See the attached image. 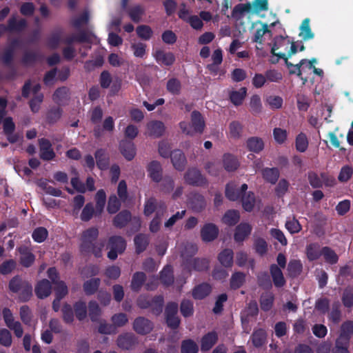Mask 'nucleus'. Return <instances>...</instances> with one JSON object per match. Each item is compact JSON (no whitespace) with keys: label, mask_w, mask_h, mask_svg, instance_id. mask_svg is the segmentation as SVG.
Wrapping results in <instances>:
<instances>
[{"label":"nucleus","mask_w":353,"mask_h":353,"mask_svg":"<svg viewBox=\"0 0 353 353\" xmlns=\"http://www.w3.org/2000/svg\"><path fill=\"white\" fill-rule=\"evenodd\" d=\"M192 126L189 127L186 122H181L180 128L182 132L188 135H192L194 132H202L204 128V121L198 112H193L191 115Z\"/></svg>","instance_id":"1"},{"label":"nucleus","mask_w":353,"mask_h":353,"mask_svg":"<svg viewBox=\"0 0 353 353\" xmlns=\"http://www.w3.org/2000/svg\"><path fill=\"white\" fill-rule=\"evenodd\" d=\"M125 247V241L121 236H111L107 244V249L109 250L108 257L111 260H115L118 254H121L124 252Z\"/></svg>","instance_id":"2"},{"label":"nucleus","mask_w":353,"mask_h":353,"mask_svg":"<svg viewBox=\"0 0 353 353\" xmlns=\"http://www.w3.org/2000/svg\"><path fill=\"white\" fill-rule=\"evenodd\" d=\"M99 235L97 228L92 227L84 230L81 234V250L85 254H88L91 251L94 241Z\"/></svg>","instance_id":"3"},{"label":"nucleus","mask_w":353,"mask_h":353,"mask_svg":"<svg viewBox=\"0 0 353 353\" xmlns=\"http://www.w3.org/2000/svg\"><path fill=\"white\" fill-rule=\"evenodd\" d=\"M219 232V228L215 224L206 223L201 229V237L204 242H211L217 238Z\"/></svg>","instance_id":"4"},{"label":"nucleus","mask_w":353,"mask_h":353,"mask_svg":"<svg viewBox=\"0 0 353 353\" xmlns=\"http://www.w3.org/2000/svg\"><path fill=\"white\" fill-rule=\"evenodd\" d=\"M184 180L190 185H201L205 183V179L200 171L194 168L187 170L184 174Z\"/></svg>","instance_id":"5"},{"label":"nucleus","mask_w":353,"mask_h":353,"mask_svg":"<svg viewBox=\"0 0 353 353\" xmlns=\"http://www.w3.org/2000/svg\"><path fill=\"white\" fill-rule=\"evenodd\" d=\"M178 305L175 303H170L165 309L166 321L168 326L176 328L179 324L177 316Z\"/></svg>","instance_id":"6"},{"label":"nucleus","mask_w":353,"mask_h":353,"mask_svg":"<svg viewBox=\"0 0 353 353\" xmlns=\"http://www.w3.org/2000/svg\"><path fill=\"white\" fill-rule=\"evenodd\" d=\"M247 189L248 185L246 184H243L239 189L235 183H230L226 187L225 195L228 199L236 201L241 196L242 193H245Z\"/></svg>","instance_id":"7"},{"label":"nucleus","mask_w":353,"mask_h":353,"mask_svg":"<svg viewBox=\"0 0 353 353\" xmlns=\"http://www.w3.org/2000/svg\"><path fill=\"white\" fill-rule=\"evenodd\" d=\"M252 226L247 222H243L238 225L235 229L234 235V240L236 242L243 241L251 233Z\"/></svg>","instance_id":"8"},{"label":"nucleus","mask_w":353,"mask_h":353,"mask_svg":"<svg viewBox=\"0 0 353 353\" xmlns=\"http://www.w3.org/2000/svg\"><path fill=\"white\" fill-rule=\"evenodd\" d=\"M353 333V321H346L342 323L339 336L336 339L338 343H349Z\"/></svg>","instance_id":"9"},{"label":"nucleus","mask_w":353,"mask_h":353,"mask_svg":"<svg viewBox=\"0 0 353 353\" xmlns=\"http://www.w3.org/2000/svg\"><path fill=\"white\" fill-rule=\"evenodd\" d=\"M40 157L46 161L52 159L55 157L50 142L46 139L39 140Z\"/></svg>","instance_id":"10"},{"label":"nucleus","mask_w":353,"mask_h":353,"mask_svg":"<svg viewBox=\"0 0 353 353\" xmlns=\"http://www.w3.org/2000/svg\"><path fill=\"white\" fill-rule=\"evenodd\" d=\"M165 212L166 206L165 203H160L159 205V208L157 210V215L150 223V231L151 232L155 233L159 230L161 218L164 216Z\"/></svg>","instance_id":"11"},{"label":"nucleus","mask_w":353,"mask_h":353,"mask_svg":"<svg viewBox=\"0 0 353 353\" xmlns=\"http://www.w3.org/2000/svg\"><path fill=\"white\" fill-rule=\"evenodd\" d=\"M165 128L160 121H152L147 123V134L153 137H159L163 134Z\"/></svg>","instance_id":"12"},{"label":"nucleus","mask_w":353,"mask_h":353,"mask_svg":"<svg viewBox=\"0 0 353 353\" xmlns=\"http://www.w3.org/2000/svg\"><path fill=\"white\" fill-rule=\"evenodd\" d=\"M133 327L134 330L141 334L149 333L152 330V323L143 317H139L134 321Z\"/></svg>","instance_id":"13"},{"label":"nucleus","mask_w":353,"mask_h":353,"mask_svg":"<svg viewBox=\"0 0 353 353\" xmlns=\"http://www.w3.org/2000/svg\"><path fill=\"white\" fill-rule=\"evenodd\" d=\"M163 300L162 296H157L154 299H153L152 301L149 299L146 296H141L139 298L137 303L139 306L141 308H146L150 305H152L153 303H156L157 305L159 307V309H157L155 311V313L157 314H159L161 312V306L163 304Z\"/></svg>","instance_id":"14"},{"label":"nucleus","mask_w":353,"mask_h":353,"mask_svg":"<svg viewBox=\"0 0 353 353\" xmlns=\"http://www.w3.org/2000/svg\"><path fill=\"white\" fill-rule=\"evenodd\" d=\"M20 254V263L24 267H30L34 263L35 256L30 250L26 246H21L18 248Z\"/></svg>","instance_id":"15"},{"label":"nucleus","mask_w":353,"mask_h":353,"mask_svg":"<svg viewBox=\"0 0 353 353\" xmlns=\"http://www.w3.org/2000/svg\"><path fill=\"white\" fill-rule=\"evenodd\" d=\"M136 343V338L134 334L131 333L121 334L117 339V345L122 349L128 350Z\"/></svg>","instance_id":"16"},{"label":"nucleus","mask_w":353,"mask_h":353,"mask_svg":"<svg viewBox=\"0 0 353 353\" xmlns=\"http://www.w3.org/2000/svg\"><path fill=\"white\" fill-rule=\"evenodd\" d=\"M218 335L215 332H211L204 335L201 341V351H208L216 343Z\"/></svg>","instance_id":"17"},{"label":"nucleus","mask_w":353,"mask_h":353,"mask_svg":"<svg viewBox=\"0 0 353 353\" xmlns=\"http://www.w3.org/2000/svg\"><path fill=\"white\" fill-rule=\"evenodd\" d=\"M51 285L49 281L43 279L38 283L35 288V293L39 299L48 296L51 293Z\"/></svg>","instance_id":"18"},{"label":"nucleus","mask_w":353,"mask_h":353,"mask_svg":"<svg viewBox=\"0 0 353 353\" xmlns=\"http://www.w3.org/2000/svg\"><path fill=\"white\" fill-rule=\"evenodd\" d=\"M149 176L156 182H159L162 178V168L161 164L157 161H152L148 165Z\"/></svg>","instance_id":"19"},{"label":"nucleus","mask_w":353,"mask_h":353,"mask_svg":"<svg viewBox=\"0 0 353 353\" xmlns=\"http://www.w3.org/2000/svg\"><path fill=\"white\" fill-rule=\"evenodd\" d=\"M270 274L276 287L280 288L285 285V278L281 270L278 267V265L273 264L270 266Z\"/></svg>","instance_id":"20"},{"label":"nucleus","mask_w":353,"mask_h":353,"mask_svg":"<svg viewBox=\"0 0 353 353\" xmlns=\"http://www.w3.org/2000/svg\"><path fill=\"white\" fill-rule=\"evenodd\" d=\"M170 156L172 163L174 168L178 170H182L186 163V159L183 153L181 150H176L173 151Z\"/></svg>","instance_id":"21"},{"label":"nucleus","mask_w":353,"mask_h":353,"mask_svg":"<svg viewBox=\"0 0 353 353\" xmlns=\"http://www.w3.org/2000/svg\"><path fill=\"white\" fill-rule=\"evenodd\" d=\"M121 152L128 161L132 160L136 154L134 145L130 141H123L120 143Z\"/></svg>","instance_id":"22"},{"label":"nucleus","mask_w":353,"mask_h":353,"mask_svg":"<svg viewBox=\"0 0 353 353\" xmlns=\"http://www.w3.org/2000/svg\"><path fill=\"white\" fill-rule=\"evenodd\" d=\"M97 165L100 170H106L109 165V158L103 149L97 150L95 152Z\"/></svg>","instance_id":"23"},{"label":"nucleus","mask_w":353,"mask_h":353,"mask_svg":"<svg viewBox=\"0 0 353 353\" xmlns=\"http://www.w3.org/2000/svg\"><path fill=\"white\" fill-rule=\"evenodd\" d=\"M211 292V287L207 283H202L196 286L192 291V296L195 299H202Z\"/></svg>","instance_id":"24"},{"label":"nucleus","mask_w":353,"mask_h":353,"mask_svg":"<svg viewBox=\"0 0 353 353\" xmlns=\"http://www.w3.org/2000/svg\"><path fill=\"white\" fill-rule=\"evenodd\" d=\"M154 57L157 62L169 65L174 61V56L172 53H166L162 50H157L154 53Z\"/></svg>","instance_id":"25"},{"label":"nucleus","mask_w":353,"mask_h":353,"mask_svg":"<svg viewBox=\"0 0 353 353\" xmlns=\"http://www.w3.org/2000/svg\"><path fill=\"white\" fill-rule=\"evenodd\" d=\"M247 94V89L244 87L238 90H232L230 92V98L232 103L235 105H239L243 103Z\"/></svg>","instance_id":"26"},{"label":"nucleus","mask_w":353,"mask_h":353,"mask_svg":"<svg viewBox=\"0 0 353 353\" xmlns=\"http://www.w3.org/2000/svg\"><path fill=\"white\" fill-rule=\"evenodd\" d=\"M290 45V41L285 39L283 37H280L276 39L275 43L272 48V52L275 56H277L280 58L285 59L286 54L283 51H278L279 49V46H286L287 48Z\"/></svg>","instance_id":"27"},{"label":"nucleus","mask_w":353,"mask_h":353,"mask_svg":"<svg viewBox=\"0 0 353 353\" xmlns=\"http://www.w3.org/2000/svg\"><path fill=\"white\" fill-rule=\"evenodd\" d=\"M251 339L253 345L256 347H259L266 341V333L262 329L256 330L253 332Z\"/></svg>","instance_id":"28"},{"label":"nucleus","mask_w":353,"mask_h":353,"mask_svg":"<svg viewBox=\"0 0 353 353\" xmlns=\"http://www.w3.org/2000/svg\"><path fill=\"white\" fill-rule=\"evenodd\" d=\"M239 212L234 210H230L225 213L222 221L228 225H234L239 221Z\"/></svg>","instance_id":"29"},{"label":"nucleus","mask_w":353,"mask_h":353,"mask_svg":"<svg viewBox=\"0 0 353 353\" xmlns=\"http://www.w3.org/2000/svg\"><path fill=\"white\" fill-rule=\"evenodd\" d=\"M223 162L225 169L229 172L236 170L239 165L236 158L230 154L223 156Z\"/></svg>","instance_id":"30"},{"label":"nucleus","mask_w":353,"mask_h":353,"mask_svg":"<svg viewBox=\"0 0 353 353\" xmlns=\"http://www.w3.org/2000/svg\"><path fill=\"white\" fill-rule=\"evenodd\" d=\"M219 261L224 267H231L233 263V252L230 249L223 250L219 254Z\"/></svg>","instance_id":"31"},{"label":"nucleus","mask_w":353,"mask_h":353,"mask_svg":"<svg viewBox=\"0 0 353 353\" xmlns=\"http://www.w3.org/2000/svg\"><path fill=\"white\" fill-rule=\"evenodd\" d=\"M189 204L196 211L201 210L205 205V201L203 196L199 194H193L189 199Z\"/></svg>","instance_id":"32"},{"label":"nucleus","mask_w":353,"mask_h":353,"mask_svg":"<svg viewBox=\"0 0 353 353\" xmlns=\"http://www.w3.org/2000/svg\"><path fill=\"white\" fill-rule=\"evenodd\" d=\"M128 12L132 21L139 23L141 21L142 17L144 14V8L139 5H136L131 7Z\"/></svg>","instance_id":"33"},{"label":"nucleus","mask_w":353,"mask_h":353,"mask_svg":"<svg viewBox=\"0 0 353 353\" xmlns=\"http://www.w3.org/2000/svg\"><path fill=\"white\" fill-rule=\"evenodd\" d=\"M247 147L250 151L258 153L263 149L264 143L259 137H251L247 141Z\"/></svg>","instance_id":"34"},{"label":"nucleus","mask_w":353,"mask_h":353,"mask_svg":"<svg viewBox=\"0 0 353 353\" xmlns=\"http://www.w3.org/2000/svg\"><path fill=\"white\" fill-rule=\"evenodd\" d=\"M321 250L316 243H310L306 247V255L310 261L316 260L321 255Z\"/></svg>","instance_id":"35"},{"label":"nucleus","mask_w":353,"mask_h":353,"mask_svg":"<svg viewBox=\"0 0 353 353\" xmlns=\"http://www.w3.org/2000/svg\"><path fill=\"white\" fill-rule=\"evenodd\" d=\"M265 180L274 184L279 177V171L276 168H265L262 170Z\"/></svg>","instance_id":"36"},{"label":"nucleus","mask_w":353,"mask_h":353,"mask_svg":"<svg viewBox=\"0 0 353 353\" xmlns=\"http://www.w3.org/2000/svg\"><path fill=\"white\" fill-rule=\"evenodd\" d=\"M149 243L148 236L145 234H138L134 238V244L137 252H143Z\"/></svg>","instance_id":"37"},{"label":"nucleus","mask_w":353,"mask_h":353,"mask_svg":"<svg viewBox=\"0 0 353 353\" xmlns=\"http://www.w3.org/2000/svg\"><path fill=\"white\" fill-rule=\"evenodd\" d=\"M242 204L245 210L248 212L252 211L256 205L254 194L251 192H248V194L245 193L242 196Z\"/></svg>","instance_id":"38"},{"label":"nucleus","mask_w":353,"mask_h":353,"mask_svg":"<svg viewBox=\"0 0 353 353\" xmlns=\"http://www.w3.org/2000/svg\"><path fill=\"white\" fill-rule=\"evenodd\" d=\"M299 36L304 40H308L314 37V34L312 32L310 27V20L305 19L303 21L300 27Z\"/></svg>","instance_id":"39"},{"label":"nucleus","mask_w":353,"mask_h":353,"mask_svg":"<svg viewBox=\"0 0 353 353\" xmlns=\"http://www.w3.org/2000/svg\"><path fill=\"white\" fill-rule=\"evenodd\" d=\"M252 9L250 3H240L236 5L232 11V17L236 19L241 18L245 13L249 12Z\"/></svg>","instance_id":"40"},{"label":"nucleus","mask_w":353,"mask_h":353,"mask_svg":"<svg viewBox=\"0 0 353 353\" xmlns=\"http://www.w3.org/2000/svg\"><path fill=\"white\" fill-rule=\"evenodd\" d=\"M100 279L98 278L92 279L85 281L83 284V290L87 294H94L100 285Z\"/></svg>","instance_id":"41"},{"label":"nucleus","mask_w":353,"mask_h":353,"mask_svg":"<svg viewBox=\"0 0 353 353\" xmlns=\"http://www.w3.org/2000/svg\"><path fill=\"white\" fill-rule=\"evenodd\" d=\"M136 32L140 39L145 41L150 39L153 34L151 28L146 25L139 26L136 29Z\"/></svg>","instance_id":"42"},{"label":"nucleus","mask_w":353,"mask_h":353,"mask_svg":"<svg viewBox=\"0 0 353 353\" xmlns=\"http://www.w3.org/2000/svg\"><path fill=\"white\" fill-rule=\"evenodd\" d=\"M249 105L250 111L254 114H258L262 111L261 100L259 95L255 94L251 97Z\"/></svg>","instance_id":"43"},{"label":"nucleus","mask_w":353,"mask_h":353,"mask_svg":"<svg viewBox=\"0 0 353 353\" xmlns=\"http://www.w3.org/2000/svg\"><path fill=\"white\" fill-rule=\"evenodd\" d=\"M245 281V274L241 272H235L230 279V288L232 289L239 288Z\"/></svg>","instance_id":"44"},{"label":"nucleus","mask_w":353,"mask_h":353,"mask_svg":"<svg viewBox=\"0 0 353 353\" xmlns=\"http://www.w3.org/2000/svg\"><path fill=\"white\" fill-rule=\"evenodd\" d=\"M145 280V275L143 272H136L134 274L131 282V288L134 291H138L141 288Z\"/></svg>","instance_id":"45"},{"label":"nucleus","mask_w":353,"mask_h":353,"mask_svg":"<svg viewBox=\"0 0 353 353\" xmlns=\"http://www.w3.org/2000/svg\"><path fill=\"white\" fill-rule=\"evenodd\" d=\"M296 149L300 152H304L308 147V140L306 135L300 133L297 135L295 141Z\"/></svg>","instance_id":"46"},{"label":"nucleus","mask_w":353,"mask_h":353,"mask_svg":"<svg viewBox=\"0 0 353 353\" xmlns=\"http://www.w3.org/2000/svg\"><path fill=\"white\" fill-rule=\"evenodd\" d=\"M321 255L323 256L326 262L334 264L338 261V255L336 252L328 247H324L321 250Z\"/></svg>","instance_id":"47"},{"label":"nucleus","mask_w":353,"mask_h":353,"mask_svg":"<svg viewBox=\"0 0 353 353\" xmlns=\"http://www.w3.org/2000/svg\"><path fill=\"white\" fill-rule=\"evenodd\" d=\"M288 270L290 276H296L302 271V263L299 260H291L288 264Z\"/></svg>","instance_id":"48"},{"label":"nucleus","mask_w":353,"mask_h":353,"mask_svg":"<svg viewBox=\"0 0 353 353\" xmlns=\"http://www.w3.org/2000/svg\"><path fill=\"white\" fill-rule=\"evenodd\" d=\"M19 294V299L21 301L25 302L30 299L32 294V287L30 283H24Z\"/></svg>","instance_id":"49"},{"label":"nucleus","mask_w":353,"mask_h":353,"mask_svg":"<svg viewBox=\"0 0 353 353\" xmlns=\"http://www.w3.org/2000/svg\"><path fill=\"white\" fill-rule=\"evenodd\" d=\"M285 226L290 234L298 233L302 229V227L299 221L294 218H289L286 221Z\"/></svg>","instance_id":"50"},{"label":"nucleus","mask_w":353,"mask_h":353,"mask_svg":"<svg viewBox=\"0 0 353 353\" xmlns=\"http://www.w3.org/2000/svg\"><path fill=\"white\" fill-rule=\"evenodd\" d=\"M68 94V89L65 87H61L54 92L52 99L56 103H60L67 100Z\"/></svg>","instance_id":"51"},{"label":"nucleus","mask_w":353,"mask_h":353,"mask_svg":"<svg viewBox=\"0 0 353 353\" xmlns=\"http://www.w3.org/2000/svg\"><path fill=\"white\" fill-rule=\"evenodd\" d=\"M197 344L191 339L185 340L181 344V353H197Z\"/></svg>","instance_id":"52"},{"label":"nucleus","mask_w":353,"mask_h":353,"mask_svg":"<svg viewBox=\"0 0 353 353\" xmlns=\"http://www.w3.org/2000/svg\"><path fill=\"white\" fill-rule=\"evenodd\" d=\"M130 214L128 211H122L114 219V224L117 227H123L130 219Z\"/></svg>","instance_id":"53"},{"label":"nucleus","mask_w":353,"mask_h":353,"mask_svg":"<svg viewBox=\"0 0 353 353\" xmlns=\"http://www.w3.org/2000/svg\"><path fill=\"white\" fill-rule=\"evenodd\" d=\"M74 307L76 316L79 321H81L86 317L87 307L84 302H83V301L77 302L74 304Z\"/></svg>","instance_id":"54"},{"label":"nucleus","mask_w":353,"mask_h":353,"mask_svg":"<svg viewBox=\"0 0 353 353\" xmlns=\"http://www.w3.org/2000/svg\"><path fill=\"white\" fill-rule=\"evenodd\" d=\"M197 246L192 243H187L184 245V248L181 252V256L184 260L188 259L189 257L193 256L197 252Z\"/></svg>","instance_id":"55"},{"label":"nucleus","mask_w":353,"mask_h":353,"mask_svg":"<svg viewBox=\"0 0 353 353\" xmlns=\"http://www.w3.org/2000/svg\"><path fill=\"white\" fill-rule=\"evenodd\" d=\"M146 47V44L141 42L133 43L131 45L134 56L138 58H143L145 56Z\"/></svg>","instance_id":"56"},{"label":"nucleus","mask_w":353,"mask_h":353,"mask_svg":"<svg viewBox=\"0 0 353 353\" xmlns=\"http://www.w3.org/2000/svg\"><path fill=\"white\" fill-rule=\"evenodd\" d=\"M105 193L103 190H99L95 196L97 213L101 214L105 203Z\"/></svg>","instance_id":"57"},{"label":"nucleus","mask_w":353,"mask_h":353,"mask_svg":"<svg viewBox=\"0 0 353 353\" xmlns=\"http://www.w3.org/2000/svg\"><path fill=\"white\" fill-rule=\"evenodd\" d=\"M114 327H120L124 326L128 322V319L126 314L123 313H118L113 315L111 318Z\"/></svg>","instance_id":"58"},{"label":"nucleus","mask_w":353,"mask_h":353,"mask_svg":"<svg viewBox=\"0 0 353 353\" xmlns=\"http://www.w3.org/2000/svg\"><path fill=\"white\" fill-rule=\"evenodd\" d=\"M26 26V21L23 19L17 21L15 17H12L8 21V29L10 31H19Z\"/></svg>","instance_id":"59"},{"label":"nucleus","mask_w":353,"mask_h":353,"mask_svg":"<svg viewBox=\"0 0 353 353\" xmlns=\"http://www.w3.org/2000/svg\"><path fill=\"white\" fill-rule=\"evenodd\" d=\"M265 102L271 109L276 110L282 107L283 99L279 96L271 95L266 98Z\"/></svg>","instance_id":"60"},{"label":"nucleus","mask_w":353,"mask_h":353,"mask_svg":"<svg viewBox=\"0 0 353 353\" xmlns=\"http://www.w3.org/2000/svg\"><path fill=\"white\" fill-rule=\"evenodd\" d=\"M274 296L272 293L267 292L261 297V307L265 311L269 310L272 305Z\"/></svg>","instance_id":"61"},{"label":"nucleus","mask_w":353,"mask_h":353,"mask_svg":"<svg viewBox=\"0 0 353 353\" xmlns=\"http://www.w3.org/2000/svg\"><path fill=\"white\" fill-rule=\"evenodd\" d=\"M94 213V209L92 203H87L82 210L80 218L83 221L90 220Z\"/></svg>","instance_id":"62"},{"label":"nucleus","mask_w":353,"mask_h":353,"mask_svg":"<svg viewBox=\"0 0 353 353\" xmlns=\"http://www.w3.org/2000/svg\"><path fill=\"white\" fill-rule=\"evenodd\" d=\"M161 280L165 285H170L173 283L174 278L171 267L166 266L161 272Z\"/></svg>","instance_id":"63"},{"label":"nucleus","mask_w":353,"mask_h":353,"mask_svg":"<svg viewBox=\"0 0 353 353\" xmlns=\"http://www.w3.org/2000/svg\"><path fill=\"white\" fill-rule=\"evenodd\" d=\"M26 283L27 281H23L19 276H14L9 283V289L14 293H18L23 288V284Z\"/></svg>","instance_id":"64"}]
</instances>
